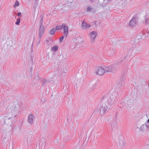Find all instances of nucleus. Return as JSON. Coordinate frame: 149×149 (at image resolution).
Segmentation results:
<instances>
[{
	"mask_svg": "<svg viewBox=\"0 0 149 149\" xmlns=\"http://www.w3.org/2000/svg\"><path fill=\"white\" fill-rule=\"evenodd\" d=\"M112 100L109 97H104L102 102V106L100 108V112L101 116L109 109L113 104Z\"/></svg>",
	"mask_w": 149,
	"mask_h": 149,
	"instance_id": "nucleus-1",
	"label": "nucleus"
},
{
	"mask_svg": "<svg viewBox=\"0 0 149 149\" xmlns=\"http://www.w3.org/2000/svg\"><path fill=\"white\" fill-rule=\"evenodd\" d=\"M3 121L4 123L3 125L4 127H5L6 125H8L7 129L6 128L5 130H10L11 126L12 125L13 120L5 116L3 118Z\"/></svg>",
	"mask_w": 149,
	"mask_h": 149,
	"instance_id": "nucleus-2",
	"label": "nucleus"
},
{
	"mask_svg": "<svg viewBox=\"0 0 149 149\" xmlns=\"http://www.w3.org/2000/svg\"><path fill=\"white\" fill-rule=\"evenodd\" d=\"M19 107V104L18 103H13L10 104V106L9 109V111L16 113Z\"/></svg>",
	"mask_w": 149,
	"mask_h": 149,
	"instance_id": "nucleus-3",
	"label": "nucleus"
},
{
	"mask_svg": "<svg viewBox=\"0 0 149 149\" xmlns=\"http://www.w3.org/2000/svg\"><path fill=\"white\" fill-rule=\"evenodd\" d=\"M97 35V33L95 31H93L90 33L89 36L91 43H94L95 42V39Z\"/></svg>",
	"mask_w": 149,
	"mask_h": 149,
	"instance_id": "nucleus-4",
	"label": "nucleus"
},
{
	"mask_svg": "<svg viewBox=\"0 0 149 149\" xmlns=\"http://www.w3.org/2000/svg\"><path fill=\"white\" fill-rule=\"evenodd\" d=\"M8 118H10L13 121L15 120V118L17 116V115L16 113H12L9 111L6 115H5Z\"/></svg>",
	"mask_w": 149,
	"mask_h": 149,
	"instance_id": "nucleus-5",
	"label": "nucleus"
},
{
	"mask_svg": "<svg viewBox=\"0 0 149 149\" xmlns=\"http://www.w3.org/2000/svg\"><path fill=\"white\" fill-rule=\"evenodd\" d=\"M105 72V69H103L101 67H99L97 68L96 69V74L101 75Z\"/></svg>",
	"mask_w": 149,
	"mask_h": 149,
	"instance_id": "nucleus-6",
	"label": "nucleus"
},
{
	"mask_svg": "<svg viewBox=\"0 0 149 149\" xmlns=\"http://www.w3.org/2000/svg\"><path fill=\"white\" fill-rule=\"evenodd\" d=\"M59 7L63 11L65 12L69 10L70 6L67 4H65L60 5Z\"/></svg>",
	"mask_w": 149,
	"mask_h": 149,
	"instance_id": "nucleus-7",
	"label": "nucleus"
},
{
	"mask_svg": "<svg viewBox=\"0 0 149 149\" xmlns=\"http://www.w3.org/2000/svg\"><path fill=\"white\" fill-rule=\"evenodd\" d=\"M62 27L63 29V33L65 36L67 37L68 33V30L67 26L65 24L62 25Z\"/></svg>",
	"mask_w": 149,
	"mask_h": 149,
	"instance_id": "nucleus-8",
	"label": "nucleus"
},
{
	"mask_svg": "<svg viewBox=\"0 0 149 149\" xmlns=\"http://www.w3.org/2000/svg\"><path fill=\"white\" fill-rule=\"evenodd\" d=\"M137 18L136 17H133L129 23V25L131 26H134L136 23Z\"/></svg>",
	"mask_w": 149,
	"mask_h": 149,
	"instance_id": "nucleus-9",
	"label": "nucleus"
},
{
	"mask_svg": "<svg viewBox=\"0 0 149 149\" xmlns=\"http://www.w3.org/2000/svg\"><path fill=\"white\" fill-rule=\"evenodd\" d=\"M45 32V28L44 26H40L39 31V36L40 38H41Z\"/></svg>",
	"mask_w": 149,
	"mask_h": 149,
	"instance_id": "nucleus-10",
	"label": "nucleus"
},
{
	"mask_svg": "<svg viewBox=\"0 0 149 149\" xmlns=\"http://www.w3.org/2000/svg\"><path fill=\"white\" fill-rule=\"evenodd\" d=\"M34 117L32 114H30L28 116V122L31 124H33V121L34 119Z\"/></svg>",
	"mask_w": 149,
	"mask_h": 149,
	"instance_id": "nucleus-11",
	"label": "nucleus"
},
{
	"mask_svg": "<svg viewBox=\"0 0 149 149\" xmlns=\"http://www.w3.org/2000/svg\"><path fill=\"white\" fill-rule=\"evenodd\" d=\"M82 27L84 29H89L91 26L90 24H88L86 22H84V20H83L82 23Z\"/></svg>",
	"mask_w": 149,
	"mask_h": 149,
	"instance_id": "nucleus-12",
	"label": "nucleus"
},
{
	"mask_svg": "<svg viewBox=\"0 0 149 149\" xmlns=\"http://www.w3.org/2000/svg\"><path fill=\"white\" fill-rule=\"evenodd\" d=\"M110 66H111V69L112 72L114 71L118 67V65L117 64H114Z\"/></svg>",
	"mask_w": 149,
	"mask_h": 149,
	"instance_id": "nucleus-13",
	"label": "nucleus"
},
{
	"mask_svg": "<svg viewBox=\"0 0 149 149\" xmlns=\"http://www.w3.org/2000/svg\"><path fill=\"white\" fill-rule=\"evenodd\" d=\"M2 138L3 143L6 144L8 141V139L7 138L6 136L3 135L2 136Z\"/></svg>",
	"mask_w": 149,
	"mask_h": 149,
	"instance_id": "nucleus-14",
	"label": "nucleus"
},
{
	"mask_svg": "<svg viewBox=\"0 0 149 149\" xmlns=\"http://www.w3.org/2000/svg\"><path fill=\"white\" fill-rule=\"evenodd\" d=\"M104 68L105 69V72H112L111 68V66H105L104 67Z\"/></svg>",
	"mask_w": 149,
	"mask_h": 149,
	"instance_id": "nucleus-15",
	"label": "nucleus"
},
{
	"mask_svg": "<svg viewBox=\"0 0 149 149\" xmlns=\"http://www.w3.org/2000/svg\"><path fill=\"white\" fill-rule=\"evenodd\" d=\"M147 130L146 126L145 124L142 125L140 127V130L144 132Z\"/></svg>",
	"mask_w": 149,
	"mask_h": 149,
	"instance_id": "nucleus-16",
	"label": "nucleus"
},
{
	"mask_svg": "<svg viewBox=\"0 0 149 149\" xmlns=\"http://www.w3.org/2000/svg\"><path fill=\"white\" fill-rule=\"evenodd\" d=\"M93 9L92 7L91 6H89L87 7V9L86 11L87 12H90Z\"/></svg>",
	"mask_w": 149,
	"mask_h": 149,
	"instance_id": "nucleus-17",
	"label": "nucleus"
},
{
	"mask_svg": "<svg viewBox=\"0 0 149 149\" xmlns=\"http://www.w3.org/2000/svg\"><path fill=\"white\" fill-rule=\"evenodd\" d=\"M56 32V29L54 28H53L52 29L50 30L49 31V33L52 35H53Z\"/></svg>",
	"mask_w": 149,
	"mask_h": 149,
	"instance_id": "nucleus-18",
	"label": "nucleus"
},
{
	"mask_svg": "<svg viewBox=\"0 0 149 149\" xmlns=\"http://www.w3.org/2000/svg\"><path fill=\"white\" fill-rule=\"evenodd\" d=\"M39 0H34V8H36L38 4Z\"/></svg>",
	"mask_w": 149,
	"mask_h": 149,
	"instance_id": "nucleus-19",
	"label": "nucleus"
},
{
	"mask_svg": "<svg viewBox=\"0 0 149 149\" xmlns=\"http://www.w3.org/2000/svg\"><path fill=\"white\" fill-rule=\"evenodd\" d=\"M58 49V47L57 46H54L52 48V50L53 51H55Z\"/></svg>",
	"mask_w": 149,
	"mask_h": 149,
	"instance_id": "nucleus-20",
	"label": "nucleus"
},
{
	"mask_svg": "<svg viewBox=\"0 0 149 149\" xmlns=\"http://www.w3.org/2000/svg\"><path fill=\"white\" fill-rule=\"evenodd\" d=\"M62 28V25L61 26L58 25L56 26V29H55L56 30H60Z\"/></svg>",
	"mask_w": 149,
	"mask_h": 149,
	"instance_id": "nucleus-21",
	"label": "nucleus"
},
{
	"mask_svg": "<svg viewBox=\"0 0 149 149\" xmlns=\"http://www.w3.org/2000/svg\"><path fill=\"white\" fill-rule=\"evenodd\" d=\"M44 26L43 25V18H41V19L40 20V26Z\"/></svg>",
	"mask_w": 149,
	"mask_h": 149,
	"instance_id": "nucleus-22",
	"label": "nucleus"
},
{
	"mask_svg": "<svg viewBox=\"0 0 149 149\" xmlns=\"http://www.w3.org/2000/svg\"><path fill=\"white\" fill-rule=\"evenodd\" d=\"M111 0H104V2L103 4H108Z\"/></svg>",
	"mask_w": 149,
	"mask_h": 149,
	"instance_id": "nucleus-23",
	"label": "nucleus"
},
{
	"mask_svg": "<svg viewBox=\"0 0 149 149\" xmlns=\"http://www.w3.org/2000/svg\"><path fill=\"white\" fill-rule=\"evenodd\" d=\"M46 84V79L44 78L42 81V84L43 86H44Z\"/></svg>",
	"mask_w": 149,
	"mask_h": 149,
	"instance_id": "nucleus-24",
	"label": "nucleus"
},
{
	"mask_svg": "<svg viewBox=\"0 0 149 149\" xmlns=\"http://www.w3.org/2000/svg\"><path fill=\"white\" fill-rule=\"evenodd\" d=\"M19 3L17 1H16L15 2V4L14 5L13 7H15L16 6H18L19 5Z\"/></svg>",
	"mask_w": 149,
	"mask_h": 149,
	"instance_id": "nucleus-25",
	"label": "nucleus"
},
{
	"mask_svg": "<svg viewBox=\"0 0 149 149\" xmlns=\"http://www.w3.org/2000/svg\"><path fill=\"white\" fill-rule=\"evenodd\" d=\"M149 22V19L148 18H146L145 23L148 24Z\"/></svg>",
	"mask_w": 149,
	"mask_h": 149,
	"instance_id": "nucleus-26",
	"label": "nucleus"
},
{
	"mask_svg": "<svg viewBox=\"0 0 149 149\" xmlns=\"http://www.w3.org/2000/svg\"><path fill=\"white\" fill-rule=\"evenodd\" d=\"M20 19L19 18V19H17V21L16 22V24L17 25H18L20 23Z\"/></svg>",
	"mask_w": 149,
	"mask_h": 149,
	"instance_id": "nucleus-27",
	"label": "nucleus"
},
{
	"mask_svg": "<svg viewBox=\"0 0 149 149\" xmlns=\"http://www.w3.org/2000/svg\"><path fill=\"white\" fill-rule=\"evenodd\" d=\"M146 126V129H147V130L148 129H149V125H148L147 124V123L146 124L145 123L144 124Z\"/></svg>",
	"mask_w": 149,
	"mask_h": 149,
	"instance_id": "nucleus-28",
	"label": "nucleus"
},
{
	"mask_svg": "<svg viewBox=\"0 0 149 149\" xmlns=\"http://www.w3.org/2000/svg\"><path fill=\"white\" fill-rule=\"evenodd\" d=\"M64 37L63 36H61L60 39V40L61 42L64 39Z\"/></svg>",
	"mask_w": 149,
	"mask_h": 149,
	"instance_id": "nucleus-29",
	"label": "nucleus"
},
{
	"mask_svg": "<svg viewBox=\"0 0 149 149\" xmlns=\"http://www.w3.org/2000/svg\"><path fill=\"white\" fill-rule=\"evenodd\" d=\"M67 0L68 3H71L73 1V0Z\"/></svg>",
	"mask_w": 149,
	"mask_h": 149,
	"instance_id": "nucleus-30",
	"label": "nucleus"
},
{
	"mask_svg": "<svg viewBox=\"0 0 149 149\" xmlns=\"http://www.w3.org/2000/svg\"><path fill=\"white\" fill-rule=\"evenodd\" d=\"M97 23V22H96V21H95V22H94V23H94V24L96 26V25H97V23Z\"/></svg>",
	"mask_w": 149,
	"mask_h": 149,
	"instance_id": "nucleus-31",
	"label": "nucleus"
},
{
	"mask_svg": "<svg viewBox=\"0 0 149 149\" xmlns=\"http://www.w3.org/2000/svg\"><path fill=\"white\" fill-rule=\"evenodd\" d=\"M21 14V13H17V15L18 16L20 15Z\"/></svg>",
	"mask_w": 149,
	"mask_h": 149,
	"instance_id": "nucleus-32",
	"label": "nucleus"
},
{
	"mask_svg": "<svg viewBox=\"0 0 149 149\" xmlns=\"http://www.w3.org/2000/svg\"><path fill=\"white\" fill-rule=\"evenodd\" d=\"M114 54V52H113V53H111V54H110L111 55H113Z\"/></svg>",
	"mask_w": 149,
	"mask_h": 149,
	"instance_id": "nucleus-33",
	"label": "nucleus"
},
{
	"mask_svg": "<svg viewBox=\"0 0 149 149\" xmlns=\"http://www.w3.org/2000/svg\"><path fill=\"white\" fill-rule=\"evenodd\" d=\"M94 0H90V2H93Z\"/></svg>",
	"mask_w": 149,
	"mask_h": 149,
	"instance_id": "nucleus-34",
	"label": "nucleus"
},
{
	"mask_svg": "<svg viewBox=\"0 0 149 149\" xmlns=\"http://www.w3.org/2000/svg\"><path fill=\"white\" fill-rule=\"evenodd\" d=\"M30 61H33V58L32 57H31Z\"/></svg>",
	"mask_w": 149,
	"mask_h": 149,
	"instance_id": "nucleus-35",
	"label": "nucleus"
},
{
	"mask_svg": "<svg viewBox=\"0 0 149 149\" xmlns=\"http://www.w3.org/2000/svg\"><path fill=\"white\" fill-rule=\"evenodd\" d=\"M147 123H149V119L148 120Z\"/></svg>",
	"mask_w": 149,
	"mask_h": 149,
	"instance_id": "nucleus-36",
	"label": "nucleus"
},
{
	"mask_svg": "<svg viewBox=\"0 0 149 149\" xmlns=\"http://www.w3.org/2000/svg\"><path fill=\"white\" fill-rule=\"evenodd\" d=\"M111 51V50H109V54H110V51Z\"/></svg>",
	"mask_w": 149,
	"mask_h": 149,
	"instance_id": "nucleus-37",
	"label": "nucleus"
},
{
	"mask_svg": "<svg viewBox=\"0 0 149 149\" xmlns=\"http://www.w3.org/2000/svg\"><path fill=\"white\" fill-rule=\"evenodd\" d=\"M93 89V88L92 89H91V91H92Z\"/></svg>",
	"mask_w": 149,
	"mask_h": 149,
	"instance_id": "nucleus-38",
	"label": "nucleus"
},
{
	"mask_svg": "<svg viewBox=\"0 0 149 149\" xmlns=\"http://www.w3.org/2000/svg\"><path fill=\"white\" fill-rule=\"evenodd\" d=\"M148 86H149V83H148Z\"/></svg>",
	"mask_w": 149,
	"mask_h": 149,
	"instance_id": "nucleus-39",
	"label": "nucleus"
}]
</instances>
